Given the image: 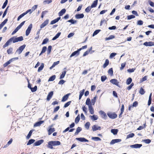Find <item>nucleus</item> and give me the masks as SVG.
Returning a JSON list of instances; mask_svg holds the SVG:
<instances>
[{"label":"nucleus","mask_w":154,"mask_h":154,"mask_svg":"<svg viewBox=\"0 0 154 154\" xmlns=\"http://www.w3.org/2000/svg\"><path fill=\"white\" fill-rule=\"evenodd\" d=\"M90 103V99L89 98H87L86 100V104L87 105H88V107L89 106H91L92 104H91Z\"/></svg>","instance_id":"obj_36"},{"label":"nucleus","mask_w":154,"mask_h":154,"mask_svg":"<svg viewBox=\"0 0 154 154\" xmlns=\"http://www.w3.org/2000/svg\"><path fill=\"white\" fill-rule=\"evenodd\" d=\"M143 45L146 46H151L154 45V43L152 42H146L143 43Z\"/></svg>","instance_id":"obj_11"},{"label":"nucleus","mask_w":154,"mask_h":154,"mask_svg":"<svg viewBox=\"0 0 154 154\" xmlns=\"http://www.w3.org/2000/svg\"><path fill=\"white\" fill-rule=\"evenodd\" d=\"M107 115L109 118L112 119H115L117 117V115L115 113L109 112Z\"/></svg>","instance_id":"obj_3"},{"label":"nucleus","mask_w":154,"mask_h":154,"mask_svg":"<svg viewBox=\"0 0 154 154\" xmlns=\"http://www.w3.org/2000/svg\"><path fill=\"white\" fill-rule=\"evenodd\" d=\"M71 103V101H69V102H68L67 103H66L64 106V108H66V107H68L70 104Z\"/></svg>","instance_id":"obj_62"},{"label":"nucleus","mask_w":154,"mask_h":154,"mask_svg":"<svg viewBox=\"0 0 154 154\" xmlns=\"http://www.w3.org/2000/svg\"><path fill=\"white\" fill-rule=\"evenodd\" d=\"M59 61H57L56 62H54L53 63V65H52V66H51L50 68V69H52L54 67V66L58 64L59 63Z\"/></svg>","instance_id":"obj_30"},{"label":"nucleus","mask_w":154,"mask_h":154,"mask_svg":"<svg viewBox=\"0 0 154 154\" xmlns=\"http://www.w3.org/2000/svg\"><path fill=\"white\" fill-rule=\"evenodd\" d=\"M92 128L93 131H94L97 130H100L101 127L97 125H94L92 126Z\"/></svg>","instance_id":"obj_9"},{"label":"nucleus","mask_w":154,"mask_h":154,"mask_svg":"<svg viewBox=\"0 0 154 154\" xmlns=\"http://www.w3.org/2000/svg\"><path fill=\"white\" fill-rule=\"evenodd\" d=\"M91 119L93 121H95L98 119V116L96 115H94L92 116H90Z\"/></svg>","instance_id":"obj_23"},{"label":"nucleus","mask_w":154,"mask_h":154,"mask_svg":"<svg viewBox=\"0 0 154 154\" xmlns=\"http://www.w3.org/2000/svg\"><path fill=\"white\" fill-rule=\"evenodd\" d=\"M26 47L25 45H23L22 46H20L16 51V53H17L18 54H20L23 51L24 49Z\"/></svg>","instance_id":"obj_4"},{"label":"nucleus","mask_w":154,"mask_h":154,"mask_svg":"<svg viewBox=\"0 0 154 154\" xmlns=\"http://www.w3.org/2000/svg\"><path fill=\"white\" fill-rule=\"evenodd\" d=\"M11 40L10 38L8 40L7 42L5 43V44L3 45V48H5L8 46L11 42Z\"/></svg>","instance_id":"obj_22"},{"label":"nucleus","mask_w":154,"mask_h":154,"mask_svg":"<svg viewBox=\"0 0 154 154\" xmlns=\"http://www.w3.org/2000/svg\"><path fill=\"white\" fill-rule=\"evenodd\" d=\"M38 5H34L32 8V9H31L32 10V11L31 12L29 13V14H31L32 12L34 11V10H35L37 8Z\"/></svg>","instance_id":"obj_45"},{"label":"nucleus","mask_w":154,"mask_h":154,"mask_svg":"<svg viewBox=\"0 0 154 154\" xmlns=\"http://www.w3.org/2000/svg\"><path fill=\"white\" fill-rule=\"evenodd\" d=\"M139 93L143 95L145 93V91L144 90L141 88L139 91Z\"/></svg>","instance_id":"obj_49"},{"label":"nucleus","mask_w":154,"mask_h":154,"mask_svg":"<svg viewBox=\"0 0 154 154\" xmlns=\"http://www.w3.org/2000/svg\"><path fill=\"white\" fill-rule=\"evenodd\" d=\"M99 113L101 115L102 118L106 119L107 117V116L106 113L103 111L100 110L99 112Z\"/></svg>","instance_id":"obj_7"},{"label":"nucleus","mask_w":154,"mask_h":154,"mask_svg":"<svg viewBox=\"0 0 154 154\" xmlns=\"http://www.w3.org/2000/svg\"><path fill=\"white\" fill-rule=\"evenodd\" d=\"M91 139L95 141H100L101 140L100 138L98 137H92Z\"/></svg>","instance_id":"obj_35"},{"label":"nucleus","mask_w":154,"mask_h":154,"mask_svg":"<svg viewBox=\"0 0 154 154\" xmlns=\"http://www.w3.org/2000/svg\"><path fill=\"white\" fill-rule=\"evenodd\" d=\"M53 126V125H52L48 127L49 129L48 130V134L49 135H50L55 130L54 128H52Z\"/></svg>","instance_id":"obj_5"},{"label":"nucleus","mask_w":154,"mask_h":154,"mask_svg":"<svg viewBox=\"0 0 154 154\" xmlns=\"http://www.w3.org/2000/svg\"><path fill=\"white\" fill-rule=\"evenodd\" d=\"M118 131V130L117 129H112L111 130V132L114 135H116Z\"/></svg>","instance_id":"obj_27"},{"label":"nucleus","mask_w":154,"mask_h":154,"mask_svg":"<svg viewBox=\"0 0 154 154\" xmlns=\"http://www.w3.org/2000/svg\"><path fill=\"white\" fill-rule=\"evenodd\" d=\"M109 60L108 59H106L105 63L103 65V68H105L109 64Z\"/></svg>","instance_id":"obj_32"},{"label":"nucleus","mask_w":154,"mask_h":154,"mask_svg":"<svg viewBox=\"0 0 154 154\" xmlns=\"http://www.w3.org/2000/svg\"><path fill=\"white\" fill-rule=\"evenodd\" d=\"M70 94V93H69L64 95L61 101L62 102H64L66 101L68 99L69 96Z\"/></svg>","instance_id":"obj_17"},{"label":"nucleus","mask_w":154,"mask_h":154,"mask_svg":"<svg viewBox=\"0 0 154 154\" xmlns=\"http://www.w3.org/2000/svg\"><path fill=\"white\" fill-rule=\"evenodd\" d=\"M117 54L116 53H112L110 54L109 57L110 58H112L113 57H114Z\"/></svg>","instance_id":"obj_63"},{"label":"nucleus","mask_w":154,"mask_h":154,"mask_svg":"<svg viewBox=\"0 0 154 154\" xmlns=\"http://www.w3.org/2000/svg\"><path fill=\"white\" fill-rule=\"evenodd\" d=\"M98 2V0H96L94 1L92 4L91 5V7L92 8H95L96 7Z\"/></svg>","instance_id":"obj_26"},{"label":"nucleus","mask_w":154,"mask_h":154,"mask_svg":"<svg viewBox=\"0 0 154 154\" xmlns=\"http://www.w3.org/2000/svg\"><path fill=\"white\" fill-rule=\"evenodd\" d=\"M35 141V140L34 139L30 140L27 143V145H29L33 143Z\"/></svg>","instance_id":"obj_51"},{"label":"nucleus","mask_w":154,"mask_h":154,"mask_svg":"<svg viewBox=\"0 0 154 154\" xmlns=\"http://www.w3.org/2000/svg\"><path fill=\"white\" fill-rule=\"evenodd\" d=\"M44 141L43 140H39L34 143V145L35 146H39L42 143H43L44 142Z\"/></svg>","instance_id":"obj_13"},{"label":"nucleus","mask_w":154,"mask_h":154,"mask_svg":"<svg viewBox=\"0 0 154 154\" xmlns=\"http://www.w3.org/2000/svg\"><path fill=\"white\" fill-rule=\"evenodd\" d=\"M134 136V134L133 133H131L127 135L126 137V139H128L130 138L133 137Z\"/></svg>","instance_id":"obj_44"},{"label":"nucleus","mask_w":154,"mask_h":154,"mask_svg":"<svg viewBox=\"0 0 154 154\" xmlns=\"http://www.w3.org/2000/svg\"><path fill=\"white\" fill-rule=\"evenodd\" d=\"M90 124L89 122H87L85 125V127L87 129H88L90 127Z\"/></svg>","instance_id":"obj_46"},{"label":"nucleus","mask_w":154,"mask_h":154,"mask_svg":"<svg viewBox=\"0 0 154 154\" xmlns=\"http://www.w3.org/2000/svg\"><path fill=\"white\" fill-rule=\"evenodd\" d=\"M92 50V47H91V48L88 51H86V52H85L83 54V56H85L86 55H88L90 51Z\"/></svg>","instance_id":"obj_40"},{"label":"nucleus","mask_w":154,"mask_h":154,"mask_svg":"<svg viewBox=\"0 0 154 154\" xmlns=\"http://www.w3.org/2000/svg\"><path fill=\"white\" fill-rule=\"evenodd\" d=\"M82 130V129L80 127H78L76 129V132L75 133V134H77Z\"/></svg>","instance_id":"obj_48"},{"label":"nucleus","mask_w":154,"mask_h":154,"mask_svg":"<svg viewBox=\"0 0 154 154\" xmlns=\"http://www.w3.org/2000/svg\"><path fill=\"white\" fill-rule=\"evenodd\" d=\"M110 82L114 85H115L117 86H118L119 82L117 79H113L110 80Z\"/></svg>","instance_id":"obj_16"},{"label":"nucleus","mask_w":154,"mask_h":154,"mask_svg":"<svg viewBox=\"0 0 154 154\" xmlns=\"http://www.w3.org/2000/svg\"><path fill=\"white\" fill-rule=\"evenodd\" d=\"M115 38V36L114 35H110L109 36L108 38H105L106 40H109Z\"/></svg>","instance_id":"obj_42"},{"label":"nucleus","mask_w":154,"mask_h":154,"mask_svg":"<svg viewBox=\"0 0 154 154\" xmlns=\"http://www.w3.org/2000/svg\"><path fill=\"white\" fill-rule=\"evenodd\" d=\"M80 119V116L79 115L75 119V122L76 124L78 123Z\"/></svg>","instance_id":"obj_43"},{"label":"nucleus","mask_w":154,"mask_h":154,"mask_svg":"<svg viewBox=\"0 0 154 154\" xmlns=\"http://www.w3.org/2000/svg\"><path fill=\"white\" fill-rule=\"evenodd\" d=\"M52 49V46L51 45L48 46L47 50V53L48 54H50L51 51Z\"/></svg>","instance_id":"obj_38"},{"label":"nucleus","mask_w":154,"mask_h":154,"mask_svg":"<svg viewBox=\"0 0 154 154\" xmlns=\"http://www.w3.org/2000/svg\"><path fill=\"white\" fill-rule=\"evenodd\" d=\"M97 97L96 96H95L93 99H92L91 100V104L92 105H94L95 102H96V99H97Z\"/></svg>","instance_id":"obj_37"},{"label":"nucleus","mask_w":154,"mask_h":154,"mask_svg":"<svg viewBox=\"0 0 154 154\" xmlns=\"http://www.w3.org/2000/svg\"><path fill=\"white\" fill-rule=\"evenodd\" d=\"M26 15L25 13L24 12V13L22 14L21 15H20L18 17L17 20V21H19L20 20L21 18L22 17H23L24 16Z\"/></svg>","instance_id":"obj_50"},{"label":"nucleus","mask_w":154,"mask_h":154,"mask_svg":"<svg viewBox=\"0 0 154 154\" xmlns=\"http://www.w3.org/2000/svg\"><path fill=\"white\" fill-rule=\"evenodd\" d=\"M80 51L78 49L77 51H75L73 52L70 55V58L74 56H77L79 55V54Z\"/></svg>","instance_id":"obj_8"},{"label":"nucleus","mask_w":154,"mask_h":154,"mask_svg":"<svg viewBox=\"0 0 154 154\" xmlns=\"http://www.w3.org/2000/svg\"><path fill=\"white\" fill-rule=\"evenodd\" d=\"M32 130H30L29 134H28L27 135V139H29V138L30 137L31 135H32Z\"/></svg>","instance_id":"obj_55"},{"label":"nucleus","mask_w":154,"mask_h":154,"mask_svg":"<svg viewBox=\"0 0 154 154\" xmlns=\"http://www.w3.org/2000/svg\"><path fill=\"white\" fill-rule=\"evenodd\" d=\"M127 17L128 20H130L132 18H135V16L133 15H131L127 16Z\"/></svg>","instance_id":"obj_53"},{"label":"nucleus","mask_w":154,"mask_h":154,"mask_svg":"<svg viewBox=\"0 0 154 154\" xmlns=\"http://www.w3.org/2000/svg\"><path fill=\"white\" fill-rule=\"evenodd\" d=\"M66 72V71H64L63 72H62V74L60 75V79H62L64 77Z\"/></svg>","instance_id":"obj_28"},{"label":"nucleus","mask_w":154,"mask_h":154,"mask_svg":"<svg viewBox=\"0 0 154 154\" xmlns=\"http://www.w3.org/2000/svg\"><path fill=\"white\" fill-rule=\"evenodd\" d=\"M61 34V32H58L55 36L52 38V40H54L57 38Z\"/></svg>","instance_id":"obj_31"},{"label":"nucleus","mask_w":154,"mask_h":154,"mask_svg":"<svg viewBox=\"0 0 154 154\" xmlns=\"http://www.w3.org/2000/svg\"><path fill=\"white\" fill-rule=\"evenodd\" d=\"M92 8L91 6H88V7H87L85 9V11L87 12L88 13L91 9Z\"/></svg>","instance_id":"obj_58"},{"label":"nucleus","mask_w":154,"mask_h":154,"mask_svg":"<svg viewBox=\"0 0 154 154\" xmlns=\"http://www.w3.org/2000/svg\"><path fill=\"white\" fill-rule=\"evenodd\" d=\"M60 144V142L59 141H50L48 142V147L51 149H53V146H59Z\"/></svg>","instance_id":"obj_1"},{"label":"nucleus","mask_w":154,"mask_h":154,"mask_svg":"<svg viewBox=\"0 0 154 154\" xmlns=\"http://www.w3.org/2000/svg\"><path fill=\"white\" fill-rule=\"evenodd\" d=\"M76 139L80 142H88V140L84 137L77 138Z\"/></svg>","instance_id":"obj_14"},{"label":"nucleus","mask_w":154,"mask_h":154,"mask_svg":"<svg viewBox=\"0 0 154 154\" xmlns=\"http://www.w3.org/2000/svg\"><path fill=\"white\" fill-rule=\"evenodd\" d=\"M84 91H85L84 89H83L82 90L80 91V94H79V100L81 99V98L82 96L84 94Z\"/></svg>","instance_id":"obj_29"},{"label":"nucleus","mask_w":154,"mask_h":154,"mask_svg":"<svg viewBox=\"0 0 154 154\" xmlns=\"http://www.w3.org/2000/svg\"><path fill=\"white\" fill-rule=\"evenodd\" d=\"M11 41L13 43H15L19 41H21L23 40V37L22 36L17 38L14 37L11 38Z\"/></svg>","instance_id":"obj_2"},{"label":"nucleus","mask_w":154,"mask_h":154,"mask_svg":"<svg viewBox=\"0 0 154 154\" xmlns=\"http://www.w3.org/2000/svg\"><path fill=\"white\" fill-rule=\"evenodd\" d=\"M30 88L31 89V91L32 92H34L35 91L37 90V86H35V87L33 88H32L31 87Z\"/></svg>","instance_id":"obj_52"},{"label":"nucleus","mask_w":154,"mask_h":154,"mask_svg":"<svg viewBox=\"0 0 154 154\" xmlns=\"http://www.w3.org/2000/svg\"><path fill=\"white\" fill-rule=\"evenodd\" d=\"M88 109L89 112L91 114H93L94 113V109L91 106H88Z\"/></svg>","instance_id":"obj_25"},{"label":"nucleus","mask_w":154,"mask_h":154,"mask_svg":"<svg viewBox=\"0 0 154 154\" xmlns=\"http://www.w3.org/2000/svg\"><path fill=\"white\" fill-rule=\"evenodd\" d=\"M126 63H122L121 67H120V69L122 70L125 66Z\"/></svg>","instance_id":"obj_61"},{"label":"nucleus","mask_w":154,"mask_h":154,"mask_svg":"<svg viewBox=\"0 0 154 154\" xmlns=\"http://www.w3.org/2000/svg\"><path fill=\"white\" fill-rule=\"evenodd\" d=\"M48 41L49 39L48 38H46L43 40L42 43V45H43L46 44L47 42H48Z\"/></svg>","instance_id":"obj_57"},{"label":"nucleus","mask_w":154,"mask_h":154,"mask_svg":"<svg viewBox=\"0 0 154 154\" xmlns=\"http://www.w3.org/2000/svg\"><path fill=\"white\" fill-rule=\"evenodd\" d=\"M32 28V25L31 24L28 27V28L26 31V35L28 36L29 34L30 31Z\"/></svg>","instance_id":"obj_6"},{"label":"nucleus","mask_w":154,"mask_h":154,"mask_svg":"<svg viewBox=\"0 0 154 154\" xmlns=\"http://www.w3.org/2000/svg\"><path fill=\"white\" fill-rule=\"evenodd\" d=\"M13 51V48H10L8 50H7V51L8 54H12V51Z\"/></svg>","instance_id":"obj_56"},{"label":"nucleus","mask_w":154,"mask_h":154,"mask_svg":"<svg viewBox=\"0 0 154 154\" xmlns=\"http://www.w3.org/2000/svg\"><path fill=\"white\" fill-rule=\"evenodd\" d=\"M132 80L131 78H129L126 81V84L127 85L130 84Z\"/></svg>","instance_id":"obj_47"},{"label":"nucleus","mask_w":154,"mask_h":154,"mask_svg":"<svg viewBox=\"0 0 154 154\" xmlns=\"http://www.w3.org/2000/svg\"><path fill=\"white\" fill-rule=\"evenodd\" d=\"M147 80V76H145L143 77L140 80V82H142L143 81H146Z\"/></svg>","instance_id":"obj_64"},{"label":"nucleus","mask_w":154,"mask_h":154,"mask_svg":"<svg viewBox=\"0 0 154 154\" xmlns=\"http://www.w3.org/2000/svg\"><path fill=\"white\" fill-rule=\"evenodd\" d=\"M84 17V15L83 14H76L75 15V17L77 19L82 18Z\"/></svg>","instance_id":"obj_19"},{"label":"nucleus","mask_w":154,"mask_h":154,"mask_svg":"<svg viewBox=\"0 0 154 154\" xmlns=\"http://www.w3.org/2000/svg\"><path fill=\"white\" fill-rule=\"evenodd\" d=\"M48 22L49 20H46L40 25V28L41 29L43 28L48 24Z\"/></svg>","instance_id":"obj_15"},{"label":"nucleus","mask_w":154,"mask_h":154,"mask_svg":"<svg viewBox=\"0 0 154 154\" xmlns=\"http://www.w3.org/2000/svg\"><path fill=\"white\" fill-rule=\"evenodd\" d=\"M53 91H51L50 92H49L47 97V100H48V101H49L52 97V96L53 95Z\"/></svg>","instance_id":"obj_18"},{"label":"nucleus","mask_w":154,"mask_h":154,"mask_svg":"<svg viewBox=\"0 0 154 154\" xmlns=\"http://www.w3.org/2000/svg\"><path fill=\"white\" fill-rule=\"evenodd\" d=\"M100 31V30H96L93 33V36H94L97 35Z\"/></svg>","instance_id":"obj_60"},{"label":"nucleus","mask_w":154,"mask_h":154,"mask_svg":"<svg viewBox=\"0 0 154 154\" xmlns=\"http://www.w3.org/2000/svg\"><path fill=\"white\" fill-rule=\"evenodd\" d=\"M20 29L17 26L13 32L11 33L12 35H14L15 33Z\"/></svg>","instance_id":"obj_54"},{"label":"nucleus","mask_w":154,"mask_h":154,"mask_svg":"<svg viewBox=\"0 0 154 154\" xmlns=\"http://www.w3.org/2000/svg\"><path fill=\"white\" fill-rule=\"evenodd\" d=\"M121 140L120 139H113L111 140L110 143L111 145H112L116 143L120 142Z\"/></svg>","instance_id":"obj_10"},{"label":"nucleus","mask_w":154,"mask_h":154,"mask_svg":"<svg viewBox=\"0 0 154 154\" xmlns=\"http://www.w3.org/2000/svg\"><path fill=\"white\" fill-rule=\"evenodd\" d=\"M66 10L65 8L62 9L58 13V15L59 16H61L63 15L66 12Z\"/></svg>","instance_id":"obj_24"},{"label":"nucleus","mask_w":154,"mask_h":154,"mask_svg":"<svg viewBox=\"0 0 154 154\" xmlns=\"http://www.w3.org/2000/svg\"><path fill=\"white\" fill-rule=\"evenodd\" d=\"M56 78V76L55 75H53L48 80V82L52 81H54Z\"/></svg>","instance_id":"obj_39"},{"label":"nucleus","mask_w":154,"mask_h":154,"mask_svg":"<svg viewBox=\"0 0 154 154\" xmlns=\"http://www.w3.org/2000/svg\"><path fill=\"white\" fill-rule=\"evenodd\" d=\"M12 59L9 60V61L5 63L3 65L4 67H5L7 66L11 63V62H12Z\"/></svg>","instance_id":"obj_34"},{"label":"nucleus","mask_w":154,"mask_h":154,"mask_svg":"<svg viewBox=\"0 0 154 154\" xmlns=\"http://www.w3.org/2000/svg\"><path fill=\"white\" fill-rule=\"evenodd\" d=\"M142 145L141 144H135L130 145V146L131 148H140L142 146Z\"/></svg>","instance_id":"obj_12"},{"label":"nucleus","mask_w":154,"mask_h":154,"mask_svg":"<svg viewBox=\"0 0 154 154\" xmlns=\"http://www.w3.org/2000/svg\"><path fill=\"white\" fill-rule=\"evenodd\" d=\"M44 64L43 63H42L40 66L38 67V72H40L41 71H42V69H43V68H44Z\"/></svg>","instance_id":"obj_33"},{"label":"nucleus","mask_w":154,"mask_h":154,"mask_svg":"<svg viewBox=\"0 0 154 154\" xmlns=\"http://www.w3.org/2000/svg\"><path fill=\"white\" fill-rule=\"evenodd\" d=\"M44 122V121H41L39 122H36L34 125V127H36L40 126Z\"/></svg>","instance_id":"obj_21"},{"label":"nucleus","mask_w":154,"mask_h":154,"mask_svg":"<svg viewBox=\"0 0 154 154\" xmlns=\"http://www.w3.org/2000/svg\"><path fill=\"white\" fill-rule=\"evenodd\" d=\"M8 2V0H6V1H5V2L4 3V4H3L2 7V8L3 9L4 8L6 7V6Z\"/></svg>","instance_id":"obj_59"},{"label":"nucleus","mask_w":154,"mask_h":154,"mask_svg":"<svg viewBox=\"0 0 154 154\" xmlns=\"http://www.w3.org/2000/svg\"><path fill=\"white\" fill-rule=\"evenodd\" d=\"M60 19V17H58L57 18L52 20L51 21L50 24H54L55 23H56Z\"/></svg>","instance_id":"obj_20"},{"label":"nucleus","mask_w":154,"mask_h":154,"mask_svg":"<svg viewBox=\"0 0 154 154\" xmlns=\"http://www.w3.org/2000/svg\"><path fill=\"white\" fill-rule=\"evenodd\" d=\"M52 2V0H46L43 2L44 5H45L46 4H49L51 3Z\"/></svg>","instance_id":"obj_41"}]
</instances>
